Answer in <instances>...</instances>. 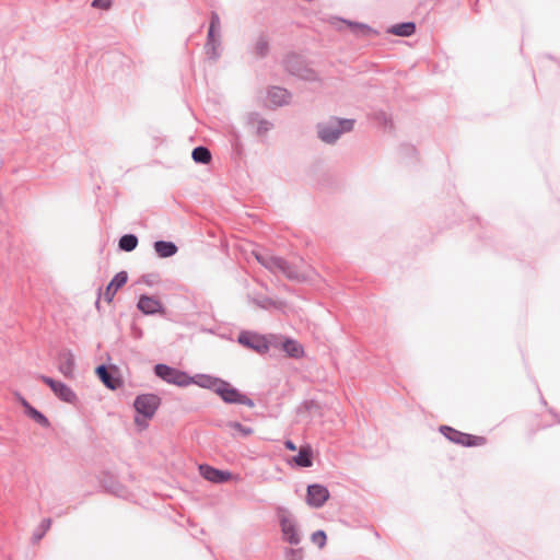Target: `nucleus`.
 I'll list each match as a JSON object with an SVG mask.
<instances>
[{"label": "nucleus", "mask_w": 560, "mask_h": 560, "mask_svg": "<svg viewBox=\"0 0 560 560\" xmlns=\"http://www.w3.org/2000/svg\"><path fill=\"white\" fill-rule=\"evenodd\" d=\"M440 430L447 440L463 446L479 447L487 444V439L481 435L464 433L446 425L441 427Z\"/></svg>", "instance_id": "obj_1"}, {"label": "nucleus", "mask_w": 560, "mask_h": 560, "mask_svg": "<svg viewBox=\"0 0 560 560\" xmlns=\"http://www.w3.org/2000/svg\"><path fill=\"white\" fill-rule=\"evenodd\" d=\"M440 430L447 440L463 446L479 447L487 444V439L481 435L464 433L446 425L441 427Z\"/></svg>", "instance_id": "obj_2"}, {"label": "nucleus", "mask_w": 560, "mask_h": 560, "mask_svg": "<svg viewBox=\"0 0 560 560\" xmlns=\"http://www.w3.org/2000/svg\"><path fill=\"white\" fill-rule=\"evenodd\" d=\"M154 371L159 377L177 386L184 387L194 383V378L187 375L185 372L178 371L166 364L155 365Z\"/></svg>", "instance_id": "obj_3"}, {"label": "nucleus", "mask_w": 560, "mask_h": 560, "mask_svg": "<svg viewBox=\"0 0 560 560\" xmlns=\"http://www.w3.org/2000/svg\"><path fill=\"white\" fill-rule=\"evenodd\" d=\"M256 260L272 272H281L288 277H294V272L288 264L280 257L272 256L268 253L253 250Z\"/></svg>", "instance_id": "obj_4"}, {"label": "nucleus", "mask_w": 560, "mask_h": 560, "mask_svg": "<svg viewBox=\"0 0 560 560\" xmlns=\"http://www.w3.org/2000/svg\"><path fill=\"white\" fill-rule=\"evenodd\" d=\"M217 395H219L226 404H238L245 405L253 408L254 401L246 395L240 393L230 383L222 381L217 388Z\"/></svg>", "instance_id": "obj_5"}, {"label": "nucleus", "mask_w": 560, "mask_h": 560, "mask_svg": "<svg viewBox=\"0 0 560 560\" xmlns=\"http://www.w3.org/2000/svg\"><path fill=\"white\" fill-rule=\"evenodd\" d=\"M353 127L352 120H338L334 121L329 125H323L319 127L318 135L319 138L327 142L331 143L336 141L339 136L345 131H350Z\"/></svg>", "instance_id": "obj_6"}, {"label": "nucleus", "mask_w": 560, "mask_h": 560, "mask_svg": "<svg viewBox=\"0 0 560 560\" xmlns=\"http://www.w3.org/2000/svg\"><path fill=\"white\" fill-rule=\"evenodd\" d=\"M161 399L154 394H143L136 398L133 406L139 415L145 419H151L156 412Z\"/></svg>", "instance_id": "obj_7"}, {"label": "nucleus", "mask_w": 560, "mask_h": 560, "mask_svg": "<svg viewBox=\"0 0 560 560\" xmlns=\"http://www.w3.org/2000/svg\"><path fill=\"white\" fill-rule=\"evenodd\" d=\"M39 378L44 384L49 386L54 394L62 401L73 404L77 400V396L73 390L65 383L45 375H42Z\"/></svg>", "instance_id": "obj_8"}, {"label": "nucleus", "mask_w": 560, "mask_h": 560, "mask_svg": "<svg viewBox=\"0 0 560 560\" xmlns=\"http://www.w3.org/2000/svg\"><path fill=\"white\" fill-rule=\"evenodd\" d=\"M96 374L103 384L109 389H117L122 386V378L120 372L116 366L106 368L101 365L96 369Z\"/></svg>", "instance_id": "obj_9"}, {"label": "nucleus", "mask_w": 560, "mask_h": 560, "mask_svg": "<svg viewBox=\"0 0 560 560\" xmlns=\"http://www.w3.org/2000/svg\"><path fill=\"white\" fill-rule=\"evenodd\" d=\"M329 498V491L320 485H311L307 488V504L313 508H320Z\"/></svg>", "instance_id": "obj_10"}, {"label": "nucleus", "mask_w": 560, "mask_h": 560, "mask_svg": "<svg viewBox=\"0 0 560 560\" xmlns=\"http://www.w3.org/2000/svg\"><path fill=\"white\" fill-rule=\"evenodd\" d=\"M199 471L205 479L214 483H222L233 479V475L231 472L219 470L209 465H200Z\"/></svg>", "instance_id": "obj_11"}, {"label": "nucleus", "mask_w": 560, "mask_h": 560, "mask_svg": "<svg viewBox=\"0 0 560 560\" xmlns=\"http://www.w3.org/2000/svg\"><path fill=\"white\" fill-rule=\"evenodd\" d=\"M238 341L254 350H256L259 353H264L268 350V343L266 339L262 336L255 335V334H241L238 337Z\"/></svg>", "instance_id": "obj_12"}, {"label": "nucleus", "mask_w": 560, "mask_h": 560, "mask_svg": "<svg viewBox=\"0 0 560 560\" xmlns=\"http://www.w3.org/2000/svg\"><path fill=\"white\" fill-rule=\"evenodd\" d=\"M127 279H128L127 272H125V271L118 272L113 278V280L108 283L105 291L102 293L103 299L107 303H112L117 291L126 284Z\"/></svg>", "instance_id": "obj_13"}, {"label": "nucleus", "mask_w": 560, "mask_h": 560, "mask_svg": "<svg viewBox=\"0 0 560 560\" xmlns=\"http://www.w3.org/2000/svg\"><path fill=\"white\" fill-rule=\"evenodd\" d=\"M138 307L144 314H155L161 312L162 304L161 302L152 296L142 295L139 299Z\"/></svg>", "instance_id": "obj_14"}, {"label": "nucleus", "mask_w": 560, "mask_h": 560, "mask_svg": "<svg viewBox=\"0 0 560 560\" xmlns=\"http://www.w3.org/2000/svg\"><path fill=\"white\" fill-rule=\"evenodd\" d=\"M268 103L272 106H282L290 100V94L282 88H272L268 91Z\"/></svg>", "instance_id": "obj_15"}, {"label": "nucleus", "mask_w": 560, "mask_h": 560, "mask_svg": "<svg viewBox=\"0 0 560 560\" xmlns=\"http://www.w3.org/2000/svg\"><path fill=\"white\" fill-rule=\"evenodd\" d=\"M20 401L24 408L25 413L31 419H33L36 423L40 424L42 427H49L48 419L42 412L32 407L24 398H20Z\"/></svg>", "instance_id": "obj_16"}, {"label": "nucleus", "mask_w": 560, "mask_h": 560, "mask_svg": "<svg viewBox=\"0 0 560 560\" xmlns=\"http://www.w3.org/2000/svg\"><path fill=\"white\" fill-rule=\"evenodd\" d=\"M58 370L66 377H71L74 370V358L71 353L66 352L59 357Z\"/></svg>", "instance_id": "obj_17"}, {"label": "nucleus", "mask_w": 560, "mask_h": 560, "mask_svg": "<svg viewBox=\"0 0 560 560\" xmlns=\"http://www.w3.org/2000/svg\"><path fill=\"white\" fill-rule=\"evenodd\" d=\"M281 528L284 538L292 545H296L300 541L294 523L291 520L283 518L281 521Z\"/></svg>", "instance_id": "obj_18"}, {"label": "nucleus", "mask_w": 560, "mask_h": 560, "mask_svg": "<svg viewBox=\"0 0 560 560\" xmlns=\"http://www.w3.org/2000/svg\"><path fill=\"white\" fill-rule=\"evenodd\" d=\"M282 349L285 353L294 359H300L304 357V349L301 343L293 339H287L282 343Z\"/></svg>", "instance_id": "obj_19"}, {"label": "nucleus", "mask_w": 560, "mask_h": 560, "mask_svg": "<svg viewBox=\"0 0 560 560\" xmlns=\"http://www.w3.org/2000/svg\"><path fill=\"white\" fill-rule=\"evenodd\" d=\"M154 249L160 257L166 258L176 254L177 247L174 243L159 241L154 244Z\"/></svg>", "instance_id": "obj_20"}, {"label": "nucleus", "mask_w": 560, "mask_h": 560, "mask_svg": "<svg viewBox=\"0 0 560 560\" xmlns=\"http://www.w3.org/2000/svg\"><path fill=\"white\" fill-rule=\"evenodd\" d=\"M294 463L301 467L312 466V450L310 446H303L300 448L299 454L293 458Z\"/></svg>", "instance_id": "obj_21"}, {"label": "nucleus", "mask_w": 560, "mask_h": 560, "mask_svg": "<svg viewBox=\"0 0 560 560\" xmlns=\"http://www.w3.org/2000/svg\"><path fill=\"white\" fill-rule=\"evenodd\" d=\"M415 31L416 25L411 22L396 24L389 30V32L396 36H410Z\"/></svg>", "instance_id": "obj_22"}, {"label": "nucleus", "mask_w": 560, "mask_h": 560, "mask_svg": "<svg viewBox=\"0 0 560 560\" xmlns=\"http://www.w3.org/2000/svg\"><path fill=\"white\" fill-rule=\"evenodd\" d=\"M222 381L218 378H213L210 376H200L198 381L194 380L192 384H198L201 387L210 388L217 394V388L219 387V384H221Z\"/></svg>", "instance_id": "obj_23"}, {"label": "nucleus", "mask_w": 560, "mask_h": 560, "mask_svg": "<svg viewBox=\"0 0 560 560\" xmlns=\"http://www.w3.org/2000/svg\"><path fill=\"white\" fill-rule=\"evenodd\" d=\"M138 245V238L132 234L124 235L119 240V247L125 252L133 250Z\"/></svg>", "instance_id": "obj_24"}, {"label": "nucleus", "mask_w": 560, "mask_h": 560, "mask_svg": "<svg viewBox=\"0 0 560 560\" xmlns=\"http://www.w3.org/2000/svg\"><path fill=\"white\" fill-rule=\"evenodd\" d=\"M192 159L198 163L207 164L211 160V153L207 148L198 147L192 151Z\"/></svg>", "instance_id": "obj_25"}, {"label": "nucleus", "mask_w": 560, "mask_h": 560, "mask_svg": "<svg viewBox=\"0 0 560 560\" xmlns=\"http://www.w3.org/2000/svg\"><path fill=\"white\" fill-rule=\"evenodd\" d=\"M228 427L236 431L242 436H248L254 433V430L252 428L244 427L243 424L236 421L229 422Z\"/></svg>", "instance_id": "obj_26"}, {"label": "nucleus", "mask_w": 560, "mask_h": 560, "mask_svg": "<svg viewBox=\"0 0 560 560\" xmlns=\"http://www.w3.org/2000/svg\"><path fill=\"white\" fill-rule=\"evenodd\" d=\"M347 24L355 34L370 35L372 33V30L368 25L354 22H347Z\"/></svg>", "instance_id": "obj_27"}, {"label": "nucleus", "mask_w": 560, "mask_h": 560, "mask_svg": "<svg viewBox=\"0 0 560 560\" xmlns=\"http://www.w3.org/2000/svg\"><path fill=\"white\" fill-rule=\"evenodd\" d=\"M268 48H269V45H268L267 39L261 37L256 42L254 49H255L256 55L262 57L267 54Z\"/></svg>", "instance_id": "obj_28"}, {"label": "nucleus", "mask_w": 560, "mask_h": 560, "mask_svg": "<svg viewBox=\"0 0 560 560\" xmlns=\"http://www.w3.org/2000/svg\"><path fill=\"white\" fill-rule=\"evenodd\" d=\"M313 544L317 545L319 548H323L326 545V534L324 530L315 532L311 537Z\"/></svg>", "instance_id": "obj_29"}, {"label": "nucleus", "mask_w": 560, "mask_h": 560, "mask_svg": "<svg viewBox=\"0 0 560 560\" xmlns=\"http://www.w3.org/2000/svg\"><path fill=\"white\" fill-rule=\"evenodd\" d=\"M113 5L112 0H93L92 7L101 10H109Z\"/></svg>", "instance_id": "obj_30"}, {"label": "nucleus", "mask_w": 560, "mask_h": 560, "mask_svg": "<svg viewBox=\"0 0 560 560\" xmlns=\"http://www.w3.org/2000/svg\"><path fill=\"white\" fill-rule=\"evenodd\" d=\"M219 24H220V21H219L218 15H213L212 20H211L210 28H209V37L210 38H212L215 28L219 27Z\"/></svg>", "instance_id": "obj_31"}, {"label": "nucleus", "mask_w": 560, "mask_h": 560, "mask_svg": "<svg viewBox=\"0 0 560 560\" xmlns=\"http://www.w3.org/2000/svg\"><path fill=\"white\" fill-rule=\"evenodd\" d=\"M285 447L290 451H295L296 450V446L295 444L292 442V441H287L285 442Z\"/></svg>", "instance_id": "obj_32"}, {"label": "nucleus", "mask_w": 560, "mask_h": 560, "mask_svg": "<svg viewBox=\"0 0 560 560\" xmlns=\"http://www.w3.org/2000/svg\"><path fill=\"white\" fill-rule=\"evenodd\" d=\"M135 422H136V424L141 425L142 428L147 427V423L143 420H141L139 417H136Z\"/></svg>", "instance_id": "obj_33"}]
</instances>
